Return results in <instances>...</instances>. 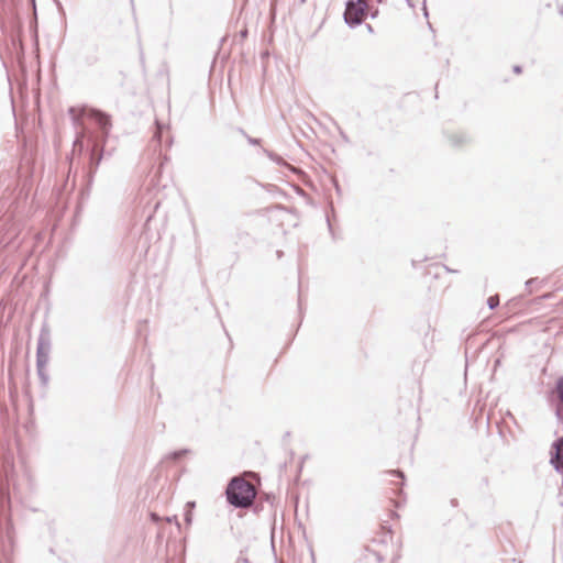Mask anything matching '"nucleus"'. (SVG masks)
I'll return each mask as SVG.
<instances>
[{"label": "nucleus", "mask_w": 563, "mask_h": 563, "mask_svg": "<svg viewBox=\"0 0 563 563\" xmlns=\"http://www.w3.org/2000/svg\"><path fill=\"white\" fill-rule=\"evenodd\" d=\"M225 496L231 506L238 509H245L253 504L256 497V492L249 481L234 476L229 481L225 489Z\"/></svg>", "instance_id": "obj_1"}, {"label": "nucleus", "mask_w": 563, "mask_h": 563, "mask_svg": "<svg viewBox=\"0 0 563 563\" xmlns=\"http://www.w3.org/2000/svg\"><path fill=\"white\" fill-rule=\"evenodd\" d=\"M243 563H250L249 559H242Z\"/></svg>", "instance_id": "obj_21"}, {"label": "nucleus", "mask_w": 563, "mask_h": 563, "mask_svg": "<svg viewBox=\"0 0 563 563\" xmlns=\"http://www.w3.org/2000/svg\"><path fill=\"white\" fill-rule=\"evenodd\" d=\"M544 284V280L542 279H539V278H530L526 282V288L528 289L529 292H532L533 289L532 287H541L542 285Z\"/></svg>", "instance_id": "obj_6"}, {"label": "nucleus", "mask_w": 563, "mask_h": 563, "mask_svg": "<svg viewBox=\"0 0 563 563\" xmlns=\"http://www.w3.org/2000/svg\"><path fill=\"white\" fill-rule=\"evenodd\" d=\"M327 179L335 188L336 192L339 194L340 192V187H339V184H338V178L331 177V178H327Z\"/></svg>", "instance_id": "obj_10"}, {"label": "nucleus", "mask_w": 563, "mask_h": 563, "mask_svg": "<svg viewBox=\"0 0 563 563\" xmlns=\"http://www.w3.org/2000/svg\"><path fill=\"white\" fill-rule=\"evenodd\" d=\"M51 349H52L51 331L46 325H44L41 329L40 335L37 339L36 360H40V362H43V361L48 362Z\"/></svg>", "instance_id": "obj_3"}, {"label": "nucleus", "mask_w": 563, "mask_h": 563, "mask_svg": "<svg viewBox=\"0 0 563 563\" xmlns=\"http://www.w3.org/2000/svg\"><path fill=\"white\" fill-rule=\"evenodd\" d=\"M47 364H48V362H45V361L40 362V360H36V372H37L38 378L41 380V384L43 386H46L49 380V376L46 372Z\"/></svg>", "instance_id": "obj_5"}, {"label": "nucleus", "mask_w": 563, "mask_h": 563, "mask_svg": "<svg viewBox=\"0 0 563 563\" xmlns=\"http://www.w3.org/2000/svg\"><path fill=\"white\" fill-rule=\"evenodd\" d=\"M550 297H551V295H550V294H547V295H543V296H542V298H544V299H548V298H550Z\"/></svg>", "instance_id": "obj_18"}, {"label": "nucleus", "mask_w": 563, "mask_h": 563, "mask_svg": "<svg viewBox=\"0 0 563 563\" xmlns=\"http://www.w3.org/2000/svg\"><path fill=\"white\" fill-rule=\"evenodd\" d=\"M443 268H444V269H445V272H448V273H457V271H456V269H452V268H450V267H449V266H446V265H443Z\"/></svg>", "instance_id": "obj_12"}, {"label": "nucleus", "mask_w": 563, "mask_h": 563, "mask_svg": "<svg viewBox=\"0 0 563 563\" xmlns=\"http://www.w3.org/2000/svg\"><path fill=\"white\" fill-rule=\"evenodd\" d=\"M68 181H69V178H66L64 188H66L68 186Z\"/></svg>", "instance_id": "obj_19"}, {"label": "nucleus", "mask_w": 563, "mask_h": 563, "mask_svg": "<svg viewBox=\"0 0 563 563\" xmlns=\"http://www.w3.org/2000/svg\"><path fill=\"white\" fill-rule=\"evenodd\" d=\"M287 169H288L287 172H291V173L295 172V169L292 167H287Z\"/></svg>", "instance_id": "obj_20"}, {"label": "nucleus", "mask_w": 563, "mask_h": 563, "mask_svg": "<svg viewBox=\"0 0 563 563\" xmlns=\"http://www.w3.org/2000/svg\"><path fill=\"white\" fill-rule=\"evenodd\" d=\"M553 451L551 463L556 471L563 472V437L553 443Z\"/></svg>", "instance_id": "obj_4"}, {"label": "nucleus", "mask_w": 563, "mask_h": 563, "mask_svg": "<svg viewBox=\"0 0 563 563\" xmlns=\"http://www.w3.org/2000/svg\"><path fill=\"white\" fill-rule=\"evenodd\" d=\"M364 560L366 561H376V562H380L382 561V558L376 553V552H372V553H368L364 556Z\"/></svg>", "instance_id": "obj_9"}, {"label": "nucleus", "mask_w": 563, "mask_h": 563, "mask_svg": "<svg viewBox=\"0 0 563 563\" xmlns=\"http://www.w3.org/2000/svg\"><path fill=\"white\" fill-rule=\"evenodd\" d=\"M186 521H187L188 523H190V522H191V517H190L189 515H187V516H186Z\"/></svg>", "instance_id": "obj_17"}, {"label": "nucleus", "mask_w": 563, "mask_h": 563, "mask_svg": "<svg viewBox=\"0 0 563 563\" xmlns=\"http://www.w3.org/2000/svg\"><path fill=\"white\" fill-rule=\"evenodd\" d=\"M388 474H390L391 476H396V477H399L404 481L405 478V475L401 471L397 470V471H389Z\"/></svg>", "instance_id": "obj_11"}, {"label": "nucleus", "mask_w": 563, "mask_h": 563, "mask_svg": "<svg viewBox=\"0 0 563 563\" xmlns=\"http://www.w3.org/2000/svg\"><path fill=\"white\" fill-rule=\"evenodd\" d=\"M327 222H328L329 230L332 232V224H331L329 217H327Z\"/></svg>", "instance_id": "obj_14"}, {"label": "nucleus", "mask_w": 563, "mask_h": 563, "mask_svg": "<svg viewBox=\"0 0 563 563\" xmlns=\"http://www.w3.org/2000/svg\"><path fill=\"white\" fill-rule=\"evenodd\" d=\"M75 179H76V178H73V180H71L70 189H74V188H75V186H76V184H75Z\"/></svg>", "instance_id": "obj_15"}, {"label": "nucleus", "mask_w": 563, "mask_h": 563, "mask_svg": "<svg viewBox=\"0 0 563 563\" xmlns=\"http://www.w3.org/2000/svg\"><path fill=\"white\" fill-rule=\"evenodd\" d=\"M0 494H1L2 498H5V497H7V496H5V493H4V490H3V488H0Z\"/></svg>", "instance_id": "obj_16"}, {"label": "nucleus", "mask_w": 563, "mask_h": 563, "mask_svg": "<svg viewBox=\"0 0 563 563\" xmlns=\"http://www.w3.org/2000/svg\"><path fill=\"white\" fill-rule=\"evenodd\" d=\"M366 12L365 0H349L345 10V21L349 24H357L362 21Z\"/></svg>", "instance_id": "obj_2"}, {"label": "nucleus", "mask_w": 563, "mask_h": 563, "mask_svg": "<svg viewBox=\"0 0 563 563\" xmlns=\"http://www.w3.org/2000/svg\"><path fill=\"white\" fill-rule=\"evenodd\" d=\"M487 306L489 309H495L499 306V297L497 295L495 296H490L488 299H487Z\"/></svg>", "instance_id": "obj_7"}, {"label": "nucleus", "mask_w": 563, "mask_h": 563, "mask_svg": "<svg viewBox=\"0 0 563 563\" xmlns=\"http://www.w3.org/2000/svg\"><path fill=\"white\" fill-rule=\"evenodd\" d=\"M158 206H159V201H156L155 202V209L158 208Z\"/></svg>", "instance_id": "obj_22"}, {"label": "nucleus", "mask_w": 563, "mask_h": 563, "mask_svg": "<svg viewBox=\"0 0 563 563\" xmlns=\"http://www.w3.org/2000/svg\"><path fill=\"white\" fill-rule=\"evenodd\" d=\"M189 451L187 449H183V450H178V451H174L169 454V459L174 460V461H177L179 460L180 457H183L185 454H187Z\"/></svg>", "instance_id": "obj_8"}, {"label": "nucleus", "mask_w": 563, "mask_h": 563, "mask_svg": "<svg viewBox=\"0 0 563 563\" xmlns=\"http://www.w3.org/2000/svg\"><path fill=\"white\" fill-rule=\"evenodd\" d=\"M151 518H152L153 521H158L159 520V517L156 514H154V512L151 514Z\"/></svg>", "instance_id": "obj_13"}]
</instances>
